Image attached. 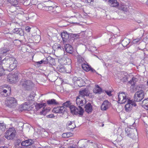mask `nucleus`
Here are the masks:
<instances>
[{"label": "nucleus", "instance_id": "obj_44", "mask_svg": "<svg viewBox=\"0 0 148 148\" xmlns=\"http://www.w3.org/2000/svg\"><path fill=\"white\" fill-rule=\"evenodd\" d=\"M90 71L92 73H96L97 74H98V73L96 72V71L93 68H92L91 66H90L89 69L88 70V71Z\"/></svg>", "mask_w": 148, "mask_h": 148}, {"label": "nucleus", "instance_id": "obj_16", "mask_svg": "<svg viewBox=\"0 0 148 148\" xmlns=\"http://www.w3.org/2000/svg\"><path fill=\"white\" fill-rule=\"evenodd\" d=\"M110 103L107 100H105L101 106V109L102 110H106L109 107Z\"/></svg>", "mask_w": 148, "mask_h": 148}, {"label": "nucleus", "instance_id": "obj_46", "mask_svg": "<svg viewBox=\"0 0 148 148\" xmlns=\"http://www.w3.org/2000/svg\"><path fill=\"white\" fill-rule=\"evenodd\" d=\"M26 148H36V147L34 143L32 144V145H29Z\"/></svg>", "mask_w": 148, "mask_h": 148}, {"label": "nucleus", "instance_id": "obj_63", "mask_svg": "<svg viewBox=\"0 0 148 148\" xmlns=\"http://www.w3.org/2000/svg\"><path fill=\"white\" fill-rule=\"evenodd\" d=\"M118 45H118V44H116V46H118Z\"/></svg>", "mask_w": 148, "mask_h": 148}, {"label": "nucleus", "instance_id": "obj_27", "mask_svg": "<svg viewBox=\"0 0 148 148\" xmlns=\"http://www.w3.org/2000/svg\"><path fill=\"white\" fill-rule=\"evenodd\" d=\"M130 43V40L127 38H125L122 40L121 43L123 47H127Z\"/></svg>", "mask_w": 148, "mask_h": 148}, {"label": "nucleus", "instance_id": "obj_4", "mask_svg": "<svg viewBox=\"0 0 148 148\" xmlns=\"http://www.w3.org/2000/svg\"><path fill=\"white\" fill-rule=\"evenodd\" d=\"M16 132L13 127H10L5 132V138L8 140L13 139L16 135Z\"/></svg>", "mask_w": 148, "mask_h": 148}, {"label": "nucleus", "instance_id": "obj_15", "mask_svg": "<svg viewBox=\"0 0 148 148\" xmlns=\"http://www.w3.org/2000/svg\"><path fill=\"white\" fill-rule=\"evenodd\" d=\"M34 143V141L31 139H27L24 140H23L21 144V146H26L27 147L28 146L32 145Z\"/></svg>", "mask_w": 148, "mask_h": 148}, {"label": "nucleus", "instance_id": "obj_40", "mask_svg": "<svg viewBox=\"0 0 148 148\" xmlns=\"http://www.w3.org/2000/svg\"><path fill=\"white\" fill-rule=\"evenodd\" d=\"M141 38L140 37L139 38H137L133 40V42L134 44L137 43L139 42L140 40H141Z\"/></svg>", "mask_w": 148, "mask_h": 148}, {"label": "nucleus", "instance_id": "obj_6", "mask_svg": "<svg viewBox=\"0 0 148 148\" xmlns=\"http://www.w3.org/2000/svg\"><path fill=\"white\" fill-rule=\"evenodd\" d=\"M21 85L25 90H29L32 89L34 84L30 80H25L22 82Z\"/></svg>", "mask_w": 148, "mask_h": 148}, {"label": "nucleus", "instance_id": "obj_2", "mask_svg": "<svg viewBox=\"0 0 148 148\" xmlns=\"http://www.w3.org/2000/svg\"><path fill=\"white\" fill-rule=\"evenodd\" d=\"M5 103L6 106L10 108H13L17 105L16 99L13 97H8L5 99Z\"/></svg>", "mask_w": 148, "mask_h": 148}, {"label": "nucleus", "instance_id": "obj_47", "mask_svg": "<svg viewBox=\"0 0 148 148\" xmlns=\"http://www.w3.org/2000/svg\"><path fill=\"white\" fill-rule=\"evenodd\" d=\"M30 29L31 28L29 26H27L25 28V30L28 32H30Z\"/></svg>", "mask_w": 148, "mask_h": 148}, {"label": "nucleus", "instance_id": "obj_29", "mask_svg": "<svg viewBox=\"0 0 148 148\" xmlns=\"http://www.w3.org/2000/svg\"><path fill=\"white\" fill-rule=\"evenodd\" d=\"M93 92L95 94H100L102 92V89L98 85H97L96 87L94 89Z\"/></svg>", "mask_w": 148, "mask_h": 148}, {"label": "nucleus", "instance_id": "obj_58", "mask_svg": "<svg viewBox=\"0 0 148 148\" xmlns=\"http://www.w3.org/2000/svg\"><path fill=\"white\" fill-rule=\"evenodd\" d=\"M103 65L106 66V67H107V66H106V63L105 62H104L103 63Z\"/></svg>", "mask_w": 148, "mask_h": 148}, {"label": "nucleus", "instance_id": "obj_7", "mask_svg": "<svg viewBox=\"0 0 148 148\" xmlns=\"http://www.w3.org/2000/svg\"><path fill=\"white\" fill-rule=\"evenodd\" d=\"M144 96V92L143 90H141L137 91L134 94V101L136 102L140 101L143 99Z\"/></svg>", "mask_w": 148, "mask_h": 148}, {"label": "nucleus", "instance_id": "obj_5", "mask_svg": "<svg viewBox=\"0 0 148 148\" xmlns=\"http://www.w3.org/2000/svg\"><path fill=\"white\" fill-rule=\"evenodd\" d=\"M8 61V63L7 69L10 71H11L14 69L16 66L17 62L16 59L13 57H10Z\"/></svg>", "mask_w": 148, "mask_h": 148}, {"label": "nucleus", "instance_id": "obj_45", "mask_svg": "<svg viewBox=\"0 0 148 148\" xmlns=\"http://www.w3.org/2000/svg\"><path fill=\"white\" fill-rule=\"evenodd\" d=\"M5 70L3 68H0V76H1L2 75L4 74Z\"/></svg>", "mask_w": 148, "mask_h": 148}, {"label": "nucleus", "instance_id": "obj_59", "mask_svg": "<svg viewBox=\"0 0 148 148\" xmlns=\"http://www.w3.org/2000/svg\"><path fill=\"white\" fill-rule=\"evenodd\" d=\"M146 4L148 5V0H147L146 2Z\"/></svg>", "mask_w": 148, "mask_h": 148}, {"label": "nucleus", "instance_id": "obj_36", "mask_svg": "<svg viewBox=\"0 0 148 148\" xmlns=\"http://www.w3.org/2000/svg\"><path fill=\"white\" fill-rule=\"evenodd\" d=\"M58 71L61 73L65 72L66 71L65 67L63 66H61L57 67Z\"/></svg>", "mask_w": 148, "mask_h": 148}, {"label": "nucleus", "instance_id": "obj_55", "mask_svg": "<svg viewBox=\"0 0 148 148\" xmlns=\"http://www.w3.org/2000/svg\"><path fill=\"white\" fill-rule=\"evenodd\" d=\"M0 148H8V147L5 146H4V147H0Z\"/></svg>", "mask_w": 148, "mask_h": 148}, {"label": "nucleus", "instance_id": "obj_31", "mask_svg": "<svg viewBox=\"0 0 148 148\" xmlns=\"http://www.w3.org/2000/svg\"><path fill=\"white\" fill-rule=\"evenodd\" d=\"M78 63L79 64H83L86 62L84 58L81 56L78 55L77 57Z\"/></svg>", "mask_w": 148, "mask_h": 148}, {"label": "nucleus", "instance_id": "obj_11", "mask_svg": "<svg viewBox=\"0 0 148 148\" xmlns=\"http://www.w3.org/2000/svg\"><path fill=\"white\" fill-rule=\"evenodd\" d=\"M8 79L12 83H15L18 80V76L16 74H10L8 76Z\"/></svg>", "mask_w": 148, "mask_h": 148}, {"label": "nucleus", "instance_id": "obj_8", "mask_svg": "<svg viewBox=\"0 0 148 148\" xmlns=\"http://www.w3.org/2000/svg\"><path fill=\"white\" fill-rule=\"evenodd\" d=\"M134 130L137 131L136 129L134 128V129H133L130 128H126L125 129L126 135L132 138H135L136 137V136L135 135L134 133H132V131Z\"/></svg>", "mask_w": 148, "mask_h": 148}, {"label": "nucleus", "instance_id": "obj_52", "mask_svg": "<svg viewBox=\"0 0 148 148\" xmlns=\"http://www.w3.org/2000/svg\"><path fill=\"white\" fill-rule=\"evenodd\" d=\"M48 7V9L49 10H51L53 9L54 8V7H53L52 6H49L48 7Z\"/></svg>", "mask_w": 148, "mask_h": 148}, {"label": "nucleus", "instance_id": "obj_22", "mask_svg": "<svg viewBox=\"0 0 148 148\" xmlns=\"http://www.w3.org/2000/svg\"><path fill=\"white\" fill-rule=\"evenodd\" d=\"M73 82L74 83H75L78 85L79 86H82L81 85H79V84L80 82H82V79L80 77L78 78L76 77H74L72 79Z\"/></svg>", "mask_w": 148, "mask_h": 148}, {"label": "nucleus", "instance_id": "obj_42", "mask_svg": "<svg viewBox=\"0 0 148 148\" xmlns=\"http://www.w3.org/2000/svg\"><path fill=\"white\" fill-rule=\"evenodd\" d=\"M75 127H76V126H75V123H74L72 125H71L69 126L68 127H67V128L69 130H73V129Z\"/></svg>", "mask_w": 148, "mask_h": 148}, {"label": "nucleus", "instance_id": "obj_18", "mask_svg": "<svg viewBox=\"0 0 148 148\" xmlns=\"http://www.w3.org/2000/svg\"><path fill=\"white\" fill-rule=\"evenodd\" d=\"M84 108L85 111L88 113H91L92 111V107L89 103L85 105Z\"/></svg>", "mask_w": 148, "mask_h": 148}, {"label": "nucleus", "instance_id": "obj_3", "mask_svg": "<svg viewBox=\"0 0 148 148\" xmlns=\"http://www.w3.org/2000/svg\"><path fill=\"white\" fill-rule=\"evenodd\" d=\"M79 108L76 107L73 105H71L70 107L71 113L76 115L79 114V116H82L83 115L84 110L82 108L79 106Z\"/></svg>", "mask_w": 148, "mask_h": 148}, {"label": "nucleus", "instance_id": "obj_53", "mask_svg": "<svg viewBox=\"0 0 148 148\" xmlns=\"http://www.w3.org/2000/svg\"><path fill=\"white\" fill-rule=\"evenodd\" d=\"M2 127L3 128H4L5 127L4 124L3 123H0V127Z\"/></svg>", "mask_w": 148, "mask_h": 148}, {"label": "nucleus", "instance_id": "obj_24", "mask_svg": "<svg viewBox=\"0 0 148 148\" xmlns=\"http://www.w3.org/2000/svg\"><path fill=\"white\" fill-rule=\"evenodd\" d=\"M45 59V61L47 62V64L49 63L51 65L54 64L55 60L54 59L52 58L51 57H48V58Z\"/></svg>", "mask_w": 148, "mask_h": 148}, {"label": "nucleus", "instance_id": "obj_26", "mask_svg": "<svg viewBox=\"0 0 148 148\" xmlns=\"http://www.w3.org/2000/svg\"><path fill=\"white\" fill-rule=\"evenodd\" d=\"M13 32L14 33L19 34L20 36L23 35V30L21 28H15L13 30Z\"/></svg>", "mask_w": 148, "mask_h": 148}, {"label": "nucleus", "instance_id": "obj_49", "mask_svg": "<svg viewBox=\"0 0 148 148\" xmlns=\"http://www.w3.org/2000/svg\"><path fill=\"white\" fill-rule=\"evenodd\" d=\"M47 116L48 118H53L54 117V116L53 114H50L48 115Z\"/></svg>", "mask_w": 148, "mask_h": 148}, {"label": "nucleus", "instance_id": "obj_62", "mask_svg": "<svg viewBox=\"0 0 148 148\" xmlns=\"http://www.w3.org/2000/svg\"><path fill=\"white\" fill-rule=\"evenodd\" d=\"M104 124H103L102 125V127H103L104 126Z\"/></svg>", "mask_w": 148, "mask_h": 148}, {"label": "nucleus", "instance_id": "obj_23", "mask_svg": "<svg viewBox=\"0 0 148 148\" xmlns=\"http://www.w3.org/2000/svg\"><path fill=\"white\" fill-rule=\"evenodd\" d=\"M10 2L12 5L14 6L15 7H16L15 8H16L17 9L20 8V7L18 5H18V0H10Z\"/></svg>", "mask_w": 148, "mask_h": 148}, {"label": "nucleus", "instance_id": "obj_39", "mask_svg": "<svg viewBox=\"0 0 148 148\" xmlns=\"http://www.w3.org/2000/svg\"><path fill=\"white\" fill-rule=\"evenodd\" d=\"M121 80L123 82H126L128 81V77L124 75V77H123L121 79Z\"/></svg>", "mask_w": 148, "mask_h": 148}, {"label": "nucleus", "instance_id": "obj_17", "mask_svg": "<svg viewBox=\"0 0 148 148\" xmlns=\"http://www.w3.org/2000/svg\"><path fill=\"white\" fill-rule=\"evenodd\" d=\"M19 109L21 110H29L30 109V105L28 103L25 102L19 107Z\"/></svg>", "mask_w": 148, "mask_h": 148}, {"label": "nucleus", "instance_id": "obj_48", "mask_svg": "<svg viewBox=\"0 0 148 148\" xmlns=\"http://www.w3.org/2000/svg\"><path fill=\"white\" fill-rule=\"evenodd\" d=\"M58 49H60L61 50H63L64 51V47H61L60 46H58L57 48Z\"/></svg>", "mask_w": 148, "mask_h": 148}, {"label": "nucleus", "instance_id": "obj_41", "mask_svg": "<svg viewBox=\"0 0 148 148\" xmlns=\"http://www.w3.org/2000/svg\"><path fill=\"white\" fill-rule=\"evenodd\" d=\"M71 103L70 101H67L63 104V106H65L66 107H68L70 105Z\"/></svg>", "mask_w": 148, "mask_h": 148}, {"label": "nucleus", "instance_id": "obj_32", "mask_svg": "<svg viewBox=\"0 0 148 148\" xmlns=\"http://www.w3.org/2000/svg\"><path fill=\"white\" fill-rule=\"evenodd\" d=\"M142 106L145 109L148 110V98L145 99L143 101Z\"/></svg>", "mask_w": 148, "mask_h": 148}, {"label": "nucleus", "instance_id": "obj_54", "mask_svg": "<svg viewBox=\"0 0 148 148\" xmlns=\"http://www.w3.org/2000/svg\"><path fill=\"white\" fill-rule=\"evenodd\" d=\"M85 1L86 3H91V2H93V0H85Z\"/></svg>", "mask_w": 148, "mask_h": 148}, {"label": "nucleus", "instance_id": "obj_20", "mask_svg": "<svg viewBox=\"0 0 148 148\" xmlns=\"http://www.w3.org/2000/svg\"><path fill=\"white\" fill-rule=\"evenodd\" d=\"M109 3L111 6L117 7L119 5V3L116 0H108Z\"/></svg>", "mask_w": 148, "mask_h": 148}, {"label": "nucleus", "instance_id": "obj_28", "mask_svg": "<svg viewBox=\"0 0 148 148\" xmlns=\"http://www.w3.org/2000/svg\"><path fill=\"white\" fill-rule=\"evenodd\" d=\"M9 49H0V55L5 56L6 54L10 51Z\"/></svg>", "mask_w": 148, "mask_h": 148}, {"label": "nucleus", "instance_id": "obj_10", "mask_svg": "<svg viewBox=\"0 0 148 148\" xmlns=\"http://www.w3.org/2000/svg\"><path fill=\"white\" fill-rule=\"evenodd\" d=\"M66 31H64L61 34V36L64 42H68L70 39L71 35Z\"/></svg>", "mask_w": 148, "mask_h": 148}, {"label": "nucleus", "instance_id": "obj_56", "mask_svg": "<svg viewBox=\"0 0 148 148\" xmlns=\"http://www.w3.org/2000/svg\"><path fill=\"white\" fill-rule=\"evenodd\" d=\"M69 148H75V147L73 146H70L69 147Z\"/></svg>", "mask_w": 148, "mask_h": 148}, {"label": "nucleus", "instance_id": "obj_34", "mask_svg": "<svg viewBox=\"0 0 148 148\" xmlns=\"http://www.w3.org/2000/svg\"><path fill=\"white\" fill-rule=\"evenodd\" d=\"M47 103L48 105H57L58 104V103L54 99L47 100Z\"/></svg>", "mask_w": 148, "mask_h": 148}, {"label": "nucleus", "instance_id": "obj_37", "mask_svg": "<svg viewBox=\"0 0 148 148\" xmlns=\"http://www.w3.org/2000/svg\"><path fill=\"white\" fill-rule=\"evenodd\" d=\"M136 78L134 77L132 78L131 80L129 81V83L132 85L134 86L135 85Z\"/></svg>", "mask_w": 148, "mask_h": 148}, {"label": "nucleus", "instance_id": "obj_60", "mask_svg": "<svg viewBox=\"0 0 148 148\" xmlns=\"http://www.w3.org/2000/svg\"><path fill=\"white\" fill-rule=\"evenodd\" d=\"M103 0L105 1V2H106L107 1V0Z\"/></svg>", "mask_w": 148, "mask_h": 148}, {"label": "nucleus", "instance_id": "obj_38", "mask_svg": "<svg viewBox=\"0 0 148 148\" xmlns=\"http://www.w3.org/2000/svg\"><path fill=\"white\" fill-rule=\"evenodd\" d=\"M74 123H75V122L74 121H69L68 122L66 125V127L71 125L72 124H73Z\"/></svg>", "mask_w": 148, "mask_h": 148}, {"label": "nucleus", "instance_id": "obj_21", "mask_svg": "<svg viewBox=\"0 0 148 148\" xmlns=\"http://www.w3.org/2000/svg\"><path fill=\"white\" fill-rule=\"evenodd\" d=\"M88 94V90L86 89H84L81 91H79V95L78 96L80 97L84 98V97L85 96H87Z\"/></svg>", "mask_w": 148, "mask_h": 148}, {"label": "nucleus", "instance_id": "obj_13", "mask_svg": "<svg viewBox=\"0 0 148 148\" xmlns=\"http://www.w3.org/2000/svg\"><path fill=\"white\" fill-rule=\"evenodd\" d=\"M84 98L82 97H80L79 96L77 97L76 98V103L78 106L81 107L82 106H83L86 102V100H84L83 99Z\"/></svg>", "mask_w": 148, "mask_h": 148}, {"label": "nucleus", "instance_id": "obj_19", "mask_svg": "<svg viewBox=\"0 0 148 148\" xmlns=\"http://www.w3.org/2000/svg\"><path fill=\"white\" fill-rule=\"evenodd\" d=\"M8 90L4 89L1 92L2 95H3L5 97L9 96L10 94L11 88L9 87L7 88Z\"/></svg>", "mask_w": 148, "mask_h": 148}, {"label": "nucleus", "instance_id": "obj_57", "mask_svg": "<svg viewBox=\"0 0 148 148\" xmlns=\"http://www.w3.org/2000/svg\"><path fill=\"white\" fill-rule=\"evenodd\" d=\"M113 38H110V41L111 42V41H112V40Z\"/></svg>", "mask_w": 148, "mask_h": 148}, {"label": "nucleus", "instance_id": "obj_50", "mask_svg": "<svg viewBox=\"0 0 148 148\" xmlns=\"http://www.w3.org/2000/svg\"><path fill=\"white\" fill-rule=\"evenodd\" d=\"M105 92L109 96H110L111 95V92L110 91H105Z\"/></svg>", "mask_w": 148, "mask_h": 148}, {"label": "nucleus", "instance_id": "obj_12", "mask_svg": "<svg viewBox=\"0 0 148 148\" xmlns=\"http://www.w3.org/2000/svg\"><path fill=\"white\" fill-rule=\"evenodd\" d=\"M66 108L63 106L54 108L52 110L53 112L56 113H63L65 111Z\"/></svg>", "mask_w": 148, "mask_h": 148}, {"label": "nucleus", "instance_id": "obj_51", "mask_svg": "<svg viewBox=\"0 0 148 148\" xmlns=\"http://www.w3.org/2000/svg\"><path fill=\"white\" fill-rule=\"evenodd\" d=\"M42 6L41 4L40 3L39 4L37 5V8H38L39 9H41L42 7Z\"/></svg>", "mask_w": 148, "mask_h": 148}, {"label": "nucleus", "instance_id": "obj_25", "mask_svg": "<svg viewBox=\"0 0 148 148\" xmlns=\"http://www.w3.org/2000/svg\"><path fill=\"white\" fill-rule=\"evenodd\" d=\"M119 10L126 12L128 10V6L126 5H119L118 7Z\"/></svg>", "mask_w": 148, "mask_h": 148}, {"label": "nucleus", "instance_id": "obj_43", "mask_svg": "<svg viewBox=\"0 0 148 148\" xmlns=\"http://www.w3.org/2000/svg\"><path fill=\"white\" fill-rule=\"evenodd\" d=\"M71 134H72V133H63L62 136H64V135H66L65 136V137L66 138H68L70 136H71Z\"/></svg>", "mask_w": 148, "mask_h": 148}, {"label": "nucleus", "instance_id": "obj_9", "mask_svg": "<svg viewBox=\"0 0 148 148\" xmlns=\"http://www.w3.org/2000/svg\"><path fill=\"white\" fill-rule=\"evenodd\" d=\"M46 103H39L37 104L36 107V109L37 110H39L42 108H43V109L42 111L40 112L41 114H45L46 113V110L45 108V107L46 106Z\"/></svg>", "mask_w": 148, "mask_h": 148}, {"label": "nucleus", "instance_id": "obj_30", "mask_svg": "<svg viewBox=\"0 0 148 148\" xmlns=\"http://www.w3.org/2000/svg\"><path fill=\"white\" fill-rule=\"evenodd\" d=\"M23 140L18 139H17L15 143V148H23L22 146H20Z\"/></svg>", "mask_w": 148, "mask_h": 148}, {"label": "nucleus", "instance_id": "obj_64", "mask_svg": "<svg viewBox=\"0 0 148 148\" xmlns=\"http://www.w3.org/2000/svg\"><path fill=\"white\" fill-rule=\"evenodd\" d=\"M147 85H148V81H147Z\"/></svg>", "mask_w": 148, "mask_h": 148}, {"label": "nucleus", "instance_id": "obj_61", "mask_svg": "<svg viewBox=\"0 0 148 148\" xmlns=\"http://www.w3.org/2000/svg\"><path fill=\"white\" fill-rule=\"evenodd\" d=\"M140 21H139L138 22V23H140Z\"/></svg>", "mask_w": 148, "mask_h": 148}, {"label": "nucleus", "instance_id": "obj_33", "mask_svg": "<svg viewBox=\"0 0 148 148\" xmlns=\"http://www.w3.org/2000/svg\"><path fill=\"white\" fill-rule=\"evenodd\" d=\"M90 66L88 64H86L85 63H84L81 64V66L82 69L87 72L88 71V70L89 69Z\"/></svg>", "mask_w": 148, "mask_h": 148}, {"label": "nucleus", "instance_id": "obj_35", "mask_svg": "<svg viewBox=\"0 0 148 148\" xmlns=\"http://www.w3.org/2000/svg\"><path fill=\"white\" fill-rule=\"evenodd\" d=\"M47 62L45 61V60L43 59L40 61L36 62V65L37 66H39L40 65L44 63V64H47Z\"/></svg>", "mask_w": 148, "mask_h": 148}, {"label": "nucleus", "instance_id": "obj_14", "mask_svg": "<svg viewBox=\"0 0 148 148\" xmlns=\"http://www.w3.org/2000/svg\"><path fill=\"white\" fill-rule=\"evenodd\" d=\"M64 50L68 53L72 54L74 52L73 49L71 45L67 44L64 45Z\"/></svg>", "mask_w": 148, "mask_h": 148}, {"label": "nucleus", "instance_id": "obj_1", "mask_svg": "<svg viewBox=\"0 0 148 148\" xmlns=\"http://www.w3.org/2000/svg\"><path fill=\"white\" fill-rule=\"evenodd\" d=\"M118 95V102L120 104L124 103L127 101V103L125 106V110L127 112L131 111L133 106L136 105L135 102L130 99L127 97L126 94L123 92H119Z\"/></svg>", "mask_w": 148, "mask_h": 148}]
</instances>
